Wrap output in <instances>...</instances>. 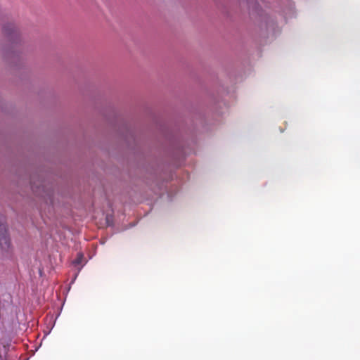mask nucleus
Wrapping results in <instances>:
<instances>
[{"label":"nucleus","mask_w":360,"mask_h":360,"mask_svg":"<svg viewBox=\"0 0 360 360\" xmlns=\"http://www.w3.org/2000/svg\"><path fill=\"white\" fill-rule=\"evenodd\" d=\"M83 259V255L79 254L77 255V258L75 261V264H79L82 262V259Z\"/></svg>","instance_id":"3"},{"label":"nucleus","mask_w":360,"mask_h":360,"mask_svg":"<svg viewBox=\"0 0 360 360\" xmlns=\"http://www.w3.org/2000/svg\"><path fill=\"white\" fill-rule=\"evenodd\" d=\"M3 33L10 38L11 40L17 39L19 36V32L13 22H9L3 27Z\"/></svg>","instance_id":"2"},{"label":"nucleus","mask_w":360,"mask_h":360,"mask_svg":"<svg viewBox=\"0 0 360 360\" xmlns=\"http://www.w3.org/2000/svg\"><path fill=\"white\" fill-rule=\"evenodd\" d=\"M11 244L7 232V226L4 216L0 215V248L4 252H8Z\"/></svg>","instance_id":"1"}]
</instances>
